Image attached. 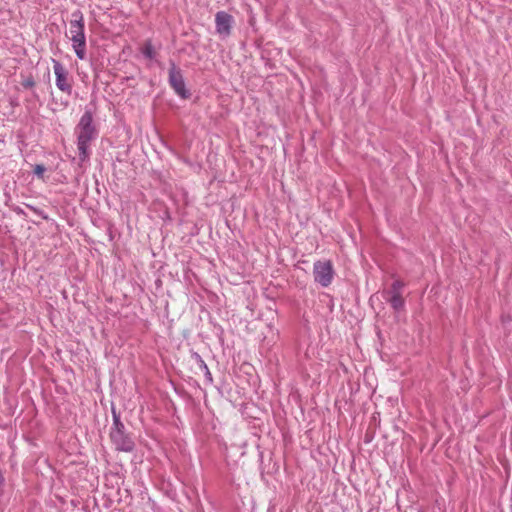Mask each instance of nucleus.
Masks as SVG:
<instances>
[{"mask_svg": "<svg viewBox=\"0 0 512 512\" xmlns=\"http://www.w3.org/2000/svg\"><path fill=\"white\" fill-rule=\"evenodd\" d=\"M142 54H143V56H144L145 58L150 59V60H152V59H154V58H155V56H156V52H155V50H154V47H153V45H152L151 41H147V42L144 44V46H143V48H142Z\"/></svg>", "mask_w": 512, "mask_h": 512, "instance_id": "9", "label": "nucleus"}, {"mask_svg": "<svg viewBox=\"0 0 512 512\" xmlns=\"http://www.w3.org/2000/svg\"><path fill=\"white\" fill-rule=\"evenodd\" d=\"M113 423L110 429V439L115 449L119 452L130 453L135 449V442L131 435L126 432L125 426L122 423L119 414L113 410Z\"/></svg>", "mask_w": 512, "mask_h": 512, "instance_id": "3", "label": "nucleus"}, {"mask_svg": "<svg viewBox=\"0 0 512 512\" xmlns=\"http://www.w3.org/2000/svg\"><path fill=\"white\" fill-rule=\"evenodd\" d=\"M34 85H35V81L32 77H28L22 82V86L26 89L32 88V87H34Z\"/></svg>", "mask_w": 512, "mask_h": 512, "instance_id": "12", "label": "nucleus"}, {"mask_svg": "<svg viewBox=\"0 0 512 512\" xmlns=\"http://www.w3.org/2000/svg\"><path fill=\"white\" fill-rule=\"evenodd\" d=\"M335 276L333 264L330 260H317L313 264L314 281L321 287L331 285Z\"/></svg>", "mask_w": 512, "mask_h": 512, "instance_id": "4", "label": "nucleus"}, {"mask_svg": "<svg viewBox=\"0 0 512 512\" xmlns=\"http://www.w3.org/2000/svg\"><path fill=\"white\" fill-rule=\"evenodd\" d=\"M75 133L77 136L79 160L81 162L87 161L91 154V142L98 136V132L93 125V115L90 111H85L81 116L75 128Z\"/></svg>", "mask_w": 512, "mask_h": 512, "instance_id": "1", "label": "nucleus"}, {"mask_svg": "<svg viewBox=\"0 0 512 512\" xmlns=\"http://www.w3.org/2000/svg\"><path fill=\"white\" fill-rule=\"evenodd\" d=\"M405 283L401 280H395L388 290H384L382 295L387 303L395 312H400L405 307V299L402 296V290Z\"/></svg>", "mask_w": 512, "mask_h": 512, "instance_id": "5", "label": "nucleus"}, {"mask_svg": "<svg viewBox=\"0 0 512 512\" xmlns=\"http://www.w3.org/2000/svg\"><path fill=\"white\" fill-rule=\"evenodd\" d=\"M199 368L204 372L206 380L209 383H211L213 381L212 374H211L207 364L205 363V361H201V366H199Z\"/></svg>", "mask_w": 512, "mask_h": 512, "instance_id": "11", "label": "nucleus"}, {"mask_svg": "<svg viewBox=\"0 0 512 512\" xmlns=\"http://www.w3.org/2000/svg\"><path fill=\"white\" fill-rule=\"evenodd\" d=\"M69 38L72 41V48L78 59L86 58V37L84 16L80 10L72 13V20L69 22Z\"/></svg>", "mask_w": 512, "mask_h": 512, "instance_id": "2", "label": "nucleus"}, {"mask_svg": "<svg viewBox=\"0 0 512 512\" xmlns=\"http://www.w3.org/2000/svg\"><path fill=\"white\" fill-rule=\"evenodd\" d=\"M53 63V71L56 77L55 84L56 87L67 95H71L72 93V79L69 76V72L63 66V64L56 60L52 59Z\"/></svg>", "mask_w": 512, "mask_h": 512, "instance_id": "6", "label": "nucleus"}, {"mask_svg": "<svg viewBox=\"0 0 512 512\" xmlns=\"http://www.w3.org/2000/svg\"><path fill=\"white\" fill-rule=\"evenodd\" d=\"M234 23L233 16L226 11H218L215 14V30L221 39L231 35Z\"/></svg>", "mask_w": 512, "mask_h": 512, "instance_id": "8", "label": "nucleus"}, {"mask_svg": "<svg viewBox=\"0 0 512 512\" xmlns=\"http://www.w3.org/2000/svg\"><path fill=\"white\" fill-rule=\"evenodd\" d=\"M169 84L174 92L181 97L182 99H187L190 97L189 90L186 89L185 81L182 75L181 70L175 65L174 62H171V66L169 68Z\"/></svg>", "mask_w": 512, "mask_h": 512, "instance_id": "7", "label": "nucleus"}, {"mask_svg": "<svg viewBox=\"0 0 512 512\" xmlns=\"http://www.w3.org/2000/svg\"><path fill=\"white\" fill-rule=\"evenodd\" d=\"M194 359L196 360L197 364L201 366V361H204L202 357L198 353L193 354Z\"/></svg>", "mask_w": 512, "mask_h": 512, "instance_id": "13", "label": "nucleus"}, {"mask_svg": "<svg viewBox=\"0 0 512 512\" xmlns=\"http://www.w3.org/2000/svg\"><path fill=\"white\" fill-rule=\"evenodd\" d=\"M46 171V167L42 164H36L33 170V173L39 179H44V173Z\"/></svg>", "mask_w": 512, "mask_h": 512, "instance_id": "10", "label": "nucleus"}]
</instances>
